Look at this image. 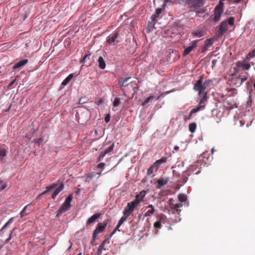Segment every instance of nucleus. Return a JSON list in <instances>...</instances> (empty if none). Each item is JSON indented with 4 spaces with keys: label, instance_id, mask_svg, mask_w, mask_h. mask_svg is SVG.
I'll return each mask as SVG.
<instances>
[{
    "label": "nucleus",
    "instance_id": "20",
    "mask_svg": "<svg viewBox=\"0 0 255 255\" xmlns=\"http://www.w3.org/2000/svg\"><path fill=\"white\" fill-rule=\"evenodd\" d=\"M64 188V184L61 183L59 186L56 188L52 194L51 197L52 199H55L57 195L63 190Z\"/></svg>",
    "mask_w": 255,
    "mask_h": 255
},
{
    "label": "nucleus",
    "instance_id": "28",
    "mask_svg": "<svg viewBox=\"0 0 255 255\" xmlns=\"http://www.w3.org/2000/svg\"><path fill=\"white\" fill-rule=\"evenodd\" d=\"M162 9L158 8L156 9L155 13L151 16V18L153 21H156V18L161 13Z\"/></svg>",
    "mask_w": 255,
    "mask_h": 255
},
{
    "label": "nucleus",
    "instance_id": "59",
    "mask_svg": "<svg viewBox=\"0 0 255 255\" xmlns=\"http://www.w3.org/2000/svg\"><path fill=\"white\" fill-rule=\"evenodd\" d=\"M179 146H178L177 145H176L173 147L174 149L176 151H177L179 149Z\"/></svg>",
    "mask_w": 255,
    "mask_h": 255
},
{
    "label": "nucleus",
    "instance_id": "61",
    "mask_svg": "<svg viewBox=\"0 0 255 255\" xmlns=\"http://www.w3.org/2000/svg\"><path fill=\"white\" fill-rule=\"evenodd\" d=\"M233 82H234V84L235 83H239V81H237V78L233 80Z\"/></svg>",
    "mask_w": 255,
    "mask_h": 255
},
{
    "label": "nucleus",
    "instance_id": "46",
    "mask_svg": "<svg viewBox=\"0 0 255 255\" xmlns=\"http://www.w3.org/2000/svg\"><path fill=\"white\" fill-rule=\"evenodd\" d=\"M252 105V98L251 95H250L249 98V100L246 103V106L248 107H251Z\"/></svg>",
    "mask_w": 255,
    "mask_h": 255
},
{
    "label": "nucleus",
    "instance_id": "17",
    "mask_svg": "<svg viewBox=\"0 0 255 255\" xmlns=\"http://www.w3.org/2000/svg\"><path fill=\"white\" fill-rule=\"evenodd\" d=\"M169 181L168 178L159 179L157 181V185L156 186V189H160L161 187L166 185Z\"/></svg>",
    "mask_w": 255,
    "mask_h": 255
},
{
    "label": "nucleus",
    "instance_id": "11",
    "mask_svg": "<svg viewBox=\"0 0 255 255\" xmlns=\"http://www.w3.org/2000/svg\"><path fill=\"white\" fill-rule=\"evenodd\" d=\"M223 12V8H215L213 19L215 21H218L221 17V15Z\"/></svg>",
    "mask_w": 255,
    "mask_h": 255
},
{
    "label": "nucleus",
    "instance_id": "2",
    "mask_svg": "<svg viewBox=\"0 0 255 255\" xmlns=\"http://www.w3.org/2000/svg\"><path fill=\"white\" fill-rule=\"evenodd\" d=\"M72 200V197L71 195H69L65 200L64 203L62 204L61 207L56 212L57 216H59L60 215L68 211L71 207V202Z\"/></svg>",
    "mask_w": 255,
    "mask_h": 255
},
{
    "label": "nucleus",
    "instance_id": "3",
    "mask_svg": "<svg viewBox=\"0 0 255 255\" xmlns=\"http://www.w3.org/2000/svg\"><path fill=\"white\" fill-rule=\"evenodd\" d=\"M119 36V32L116 31L108 36L106 42L111 46H116L120 42L118 39Z\"/></svg>",
    "mask_w": 255,
    "mask_h": 255
},
{
    "label": "nucleus",
    "instance_id": "23",
    "mask_svg": "<svg viewBox=\"0 0 255 255\" xmlns=\"http://www.w3.org/2000/svg\"><path fill=\"white\" fill-rule=\"evenodd\" d=\"M207 92H203L200 94L198 93L199 95L201 96V99L199 101V104L203 105V104L207 101Z\"/></svg>",
    "mask_w": 255,
    "mask_h": 255
},
{
    "label": "nucleus",
    "instance_id": "7",
    "mask_svg": "<svg viewBox=\"0 0 255 255\" xmlns=\"http://www.w3.org/2000/svg\"><path fill=\"white\" fill-rule=\"evenodd\" d=\"M228 29V24L226 20L223 21L220 24L218 31V37L222 36Z\"/></svg>",
    "mask_w": 255,
    "mask_h": 255
},
{
    "label": "nucleus",
    "instance_id": "38",
    "mask_svg": "<svg viewBox=\"0 0 255 255\" xmlns=\"http://www.w3.org/2000/svg\"><path fill=\"white\" fill-rule=\"evenodd\" d=\"M6 155V150L4 148H0V158L1 159H3V157L5 156Z\"/></svg>",
    "mask_w": 255,
    "mask_h": 255
},
{
    "label": "nucleus",
    "instance_id": "64",
    "mask_svg": "<svg viewBox=\"0 0 255 255\" xmlns=\"http://www.w3.org/2000/svg\"><path fill=\"white\" fill-rule=\"evenodd\" d=\"M214 148H212V153L214 152Z\"/></svg>",
    "mask_w": 255,
    "mask_h": 255
},
{
    "label": "nucleus",
    "instance_id": "10",
    "mask_svg": "<svg viewBox=\"0 0 255 255\" xmlns=\"http://www.w3.org/2000/svg\"><path fill=\"white\" fill-rule=\"evenodd\" d=\"M28 62V60L27 59H22L18 62L16 63L13 66L12 69H21L24 66H25Z\"/></svg>",
    "mask_w": 255,
    "mask_h": 255
},
{
    "label": "nucleus",
    "instance_id": "1",
    "mask_svg": "<svg viewBox=\"0 0 255 255\" xmlns=\"http://www.w3.org/2000/svg\"><path fill=\"white\" fill-rule=\"evenodd\" d=\"M203 78L200 77L199 79L194 84L193 89L198 92L199 94L202 93L203 92H206L205 90L209 86L210 83L212 81L211 80H206L203 83Z\"/></svg>",
    "mask_w": 255,
    "mask_h": 255
},
{
    "label": "nucleus",
    "instance_id": "49",
    "mask_svg": "<svg viewBox=\"0 0 255 255\" xmlns=\"http://www.w3.org/2000/svg\"><path fill=\"white\" fill-rule=\"evenodd\" d=\"M15 229V228L13 229L11 231V233H10V235H9V238H7V239L5 240V243H8V242H9V241L11 239V238H12V234L13 232V231L14 230V229Z\"/></svg>",
    "mask_w": 255,
    "mask_h": 255
},
{
    "label": "nucleus",
    "instance_id": "27",
    "mask_svg": "<svg viewBox=\"0 0 255 255\" xmlns=\"http://www.w3.org/2000/svg\"><path fill=\"white\" fill-rule=\"evenodd\" d=\"M121 104V99L118 98V97H116L115 98V99H114V101L113 102V106H114V107H113V110L114 111H116L117 109H116V108L118 107H119Z\"/></svg>",
    "mask_w": 255,
    "mask_h": 255
},
{
    "label": "nucleus",
    "instance_id": "9",
    "mask_svg": "<svg viewBox=\"0 0 255 255\" xmlns=\"http://www.w3.org/2000/svg\"><path fill=\"white\" fill-rule=\"evenodd\" d=\"M201 0H188V3L191 8L195 9L201 5Z\"/></svg>",
    "mask_w": 255,
    "mask_h": 255
},
{
    "label": "nucleus",
    "instance_id": "37",
    "mask_svg": "<svg viewBox=\"0 0 255 255\" xmlns=\"http://www.w3.org/2000/svg\"><path fill=\"white\" fill-rule=\"evenodd\" d=\"M30 204H28L26 206H25L24 207V208L23 209V210L21 211V212L20 213V217L21 218H23L24 216H25L26 214H25V211L26 210V209L28 208V207L30 206Z\"/></svg>",
    "mask_w": 255,
    "mask_h": 255
},
{
    "label": "nucleus",
    "instance_id": "40",
    "mask_svg": "<svg viewBox=\"0 0 255 255\" xmlns=\"http://www.w3.org/2000/svg\"><path fill=\"white\" fill-rule=\"evenodd\" d=\"M121 225H120L119 224H118L116 228L113 230V231L112 232V233H111L110 237L109 238L111 239V238L113 236V235L116 233V232L118 231H120V230H119V228L120 227Z\"/></svg>",
    "mask_w": 255,
    "mask_h": 255
},
{
    "label": "nucleus",
    "instance_id": "33",
    "mask_svg": "<svg viewBox=\"0 0 255 255\" xmlns=\"http://www.w3.org/2000/svg\"><path fill=\"white\" fill-rule=\"evenodd\" d=\"M192 35L197 38H199L203 36V32L201 31H196L192 32Z\"/></svg>",
    "mask_w": 255,
    "mask_h": 255
},
{
    "label": "nucleus",
    "instance_id": "30",
    "mask_svg": "<svg viewBox=\"0 0 255 255\" xmlns=\"http://www.w3.org/2000/svg\"><path fill=\"white\" fill-rule=\"evenodd\" d=\"M130 79V77H128L126 78H122L120 81V83L121 84V85L122 87H126L127 86H128V85L127 84V82L128 81L129 79Z\"/></svg>",
    "mask_w": 255,
    "mask_h": 255
},
{
    "label": "nucleus",
    "instance_id": "44",
    "mask_svg": "<svg viewBox=\"0 0 255 255\" xmlns=\"http://www.w3.org/2000/svg\"><path fill=\"white\" fill-rule=\"evenodd\" d=\"M248 55L251 57V59L255 57V49L250 52L248 54Z\"/></svg>",
    "mask_w": 255,
    "mask_h": 255
},
{
    "label": "nucleus",
    "instance_id": "45",
    "mask_svg": "<svg viewBox=\"0 0 255 255\" xmlns=\"http://www.w3.org/2000/svg\"><path fill=\"white\" fill-rule=\"evenodd\" d=\"M223 1H221V0H220L219 3L218 5L216 6L215 7L218 8H223Z\"/></svg>",
    "mask_w": 255,
    "mask_h": 255
},
{
    "label": "nucleus",
    "instance_id": "55",
    "mask_svg": "<svg viewBox=\"0 0 255 255\" xmlns=\"http://www.w3.org/2000/svg\"><path fill=\"white\" fill-rule=\"evenodd\" d=\"M98 235H96L95 236H94V232H93V237H92V241L93 242H94L96 240V239L97 238Z\"/></svg>",
    "mask_w": 255,
    "mask_h": 255
},
{
    "label": "nucleus",
    "instance_id": "21",
    "mask_svg": "<svg viewBox=\"0 0 255 255\" xmlns=\"http://www.w3.org/2000/svg\"><path fill=\"white\" fill-rule=\"evenodd\" d=\"M214 41V40L212 38L206 40L203 47V52L205 51L209 47H211L213 44Z\"/></svg>",
    "mask_w": 255,
    "mask_h": 255
},
{
    "label": "nucleus",
    "instance_id": "29",
    "mask_svg": "<svg viewBox=\"0 0 255 255\" xmlns=\"http://www.w3.org/2000/svg\"><path fill=\"white\" fill-rule=\"evenodd\" d=\"M156 166H154V164L151 165L147 170V175H151L154 171H156Z\"/></svg>",
    "mask_w": 255,
    "mask_h": 255
},
{
    "label": "nucleus",
    "instance_id": "35",
    "mask_svg": "<svg viewBox=\"0 0 255 255\" xmlns=\"http://www.w3.org/2000/svg\"><path fill=\"white\" fill-rule=\"evenodd\" d=\"M129 216H127V215H126L124 213L123 216L119 220L118 224H119L120 225H122L124 223V222L127 220V218Z\"/></svg>",
    "mask_w": 255,
    "mask_h": 255
},
{
    "label": "nucleus",
    "instance_id": "15",
    "mask_svg": "<svg viewBox=\"0 0 255 255\" xmlns=\"http://www.w3.org/2000/svg\"><path fill=\"white\" fill-rule=\"evenodd\" d=\"M146 211L145 213L144 217H149L153 215L155 212V208L152 205H149L146 208Z\"/></svg>",
    "mask_w": 255,
    "mask_h": 255
},
{
    "label": "nucleus",
    "instance_id": "42",
    "mask_svg": "<svg viewBox=\"0 0 255 255\" xmlns=\"http://www.w3.org/2000/svg\"><path fill=\"white\" fill-rule=\"evenodd\" d=\"M13 218H11L2 227V230L7 227L9 224H11L13 222Z\"/></svg>",
    "mask_w": 255,
    "mask_h": 255
},
{
    "label": "nucleus",
    "instance_id": "50",
    "mask_svg": "<svg viewBox=\"0 0 255 255\" xmlns=\"http://www.w3.org/2000/svg\"><path fill=\"white\" fill-rule=\"evenodd\" d=\"M44 137H41L38 139L37 141H35V143H41L43 142H46V141H44Z\"/></svg>",
    "mask_w": 255,
    "mask_h": 255
},
{
    "label": "nucleus",
    "instance_id": "5",
    "mask_svg": "<svg viewBox=\"0 0 255 255\" xmlns=\"http://www.w3.org/2000/svg\"><path fill=\"white\" fill-rule=\"evenodd\" d=\"M137 206H138L132 201L128 202L124 210V213L129 216L132 214L134 209Z\"/></svg>",
    "mask_w": 255,
    "mask_h": 255
},
{
    "label": "nucleus",
    "instance_id": "25",
    "mask_svg": "<svg viewBox=\"0 0 255 255\" xmlns=\"http://www.w3.org/2000/svg\"><path fill=\"white\" fill-rule=\"evenodd\" d=\"M99 67L101 69H104L106 67V62L102 56L99 57L98 60Z\"/></svg>",
    "mask_w": 255,
    "mask_h": 255
},
{
    "label": "nucleus",
    "instance_id": "31",
    "mask_svg": "<svg viewBox=\"0 0 255 255\" xmlns=\"http://www.w3.org/2000/svg\"><path fill=\"white\" fill-rule=\"evenodd\" d=\"M246 80H247V78H246V77H243V78L237 77V81H239V83H235V85H236L237 87H239V86H241L242 84V83L244 81H245Z\"/></svg>",
    "mask_w": 255,
    "mask_h": 255
},
{
    "label": "nucleus",
    "instance_id": "48",
    "mask_svg": "<svg viewBox=\"0 0 255 255\" xmlns=\"http://www.w3.org/2000/svg\"><path fill=\"white\" fill-rule=\"evenodd\" d=\"M177 204H173L172 203L171 204V208L172 209V210H177V211H178V209L177 208V206H176Z\"/></svg>",
    "mask_w": 255,
    "mask_h": 255
},
{
    "label": "nucleus",
    "instance_id": "54",
    "mask_svg": "<svg viewBox=\"0 0 255 255\" xmlns=\"http://www.w3.org/2000/svg\"><path fill=\"white\" fill-rule=\"evenodd\" d=\"M181 211V210L179 209H178V211H177V210H172V212L173 213H177L178 214H179L180 212Z\"/></svg>",
    "mask_w": 255,
    "mask_h": 255
},
{
    "label": "nucleus",
    "instance_id": "60",
    "mask_svg": "<svg viewBox=\"0 0 255 255\" xmlns=\"http://www.w3.org/2000/svg\"><path fill=\"white\" fill-rule=\"evenodd\" d=\"M81 191H80V189H78L76 191V194H79L80 193Z\"/></svg>",
    "mask_w": 255,
    "mask_h": 255
},
{
    "label": "nucleus",
    "instance_id": "43",
    "mask_svg": "<svg viewBox=\"0 0 255 255\" xmlns=\"http://www.w3.org/2000/svg\"><path fill=\"white\" fill-rule=\"evenodd\" d=\"M94 175H95L94 173H91L88 174L87 176V181L88 182H89L90 180H88V179H89L90 180H91L93 178Z\"/></svg>",
    "mask_w": 255,
    "mask_h": 255
},
{
    "label": "nucleus",
    "instance_id": "16",
    "mask_svg": "<svg viewBox=\"0 0 255 255\" xmlns=\"http://www.w3.org/2000/svg\"><path fill=\"white\" fill-rule=\"evenodd\" d=\"M110 239L108 238L105 239L103 241V242L99 246V249H98V250L97 251L98 255H101L102 251H104V250L105 251V250H106V249L105 248V244L106 243L109 244L110 243Z\"/></svg>",
    "mask_w": 255,
    "mask_h": 255
},
{
    "label": "nucleus",
    "instance_id": "57",
    "mask_svg": "<svg viewBox=\"0 0 255 255\" xmlns=\"http://www.w3.org/2000/svg\"><path fill=\"white\" fill-rule=\"evenodd\" d=\"M176 206H177V208L178 209L182 206V204L181 203L177 204Z\"/></svg>",
    "mask_w": 255,
    "mask_h": 255
},
{
    "label": "nucleus",
    "instance_id": "4",
    "mask_svg": "<svg viewBox=\"0 0 255 255\" xmlns=\"http://www.w3.org/2000/svg\"><path fill=\"white\" fill-rule=\"evenodd\" d=\"M251 57L248 55L242 61H238L236 63V65L239 68H243L245 70H249L251 67L249 63Z\"/></svg>",
    "mask_w": 255,
    "mask_h": 255
},
{
    "label": "nucleus",
    "instance_id": "13",
    "mask_svg": "<svg viewBox=\"0 0 255 255\" xmlns=\"http://www.w3.org/2000/svg\"><path fill=\"white\" fill-rule=\"evenodd\" d=\"M197 41H193L191 42V45L187 47L183 51V55H186L192 51L197 46Z\"/></svg>",
    "mask_w": 255,
    "mask_h": 255
},
{
    "label": "nucleus",
    "instance_id": "56",
    "mask_svg": "<svg viewBox=\"0 0 255 255\" xmlns=\"http://www.w3.org/2000/svg\"><path fill=\"white\" fill-rule=\"evenodd\" d=\"M98 235H96L95 236H94V232H93V237H92V241L93 242H94L96 240V239L97 238Z\"/></svg>",
    "mask_w": 255,
    "mask_h": 255
},
{
    "label": "nucleus",
    "instance_id": "24",
    "mask_svg": "<svg viewBox=\"0 0 255 255\" xmlns=\"http://www.w3.org/2000/svg\"><path fill=\"white\" fill-rule=\"evenodd\" d=\"M167 158L165 157H163L160 159L156 160L154 163V166H156V169L159 167L160 164L165 163L167 161Z\"/></svg>",
    "mask_w": 255,
    "mask_h": 255
},
{
    "label": "nucleus",
    "instance_id": "34",
    "mask_svg": "<svg viewBox=\"0 0 255 255\" xmlns=\"http://www.w3.org/2000/svg\"><path fill=\"white\" fill-rule=\"evenodd\" d=\"M196 128V124L195 123L190 124L189 125V129L190 132H195Z\"/></svg>",
    "mask_w": 255,
    "mask_h": 255
},
{
    "label": "nucleus",
    "instance_id": "6",
    "mask_svg": "<svg viewBox=\"0 0 255 255\" xmlns=\"http://www.w3.org/2000/svg\"><path fill=\"white\" fill-rule=\"evenodd\" d=\"M107 222L100 223L98 224L97 227L94 230V236L98 235L100 233L104 232L107 226Z\"/></svg>",
    "mask_w": 255,
    "mask_h": 255
},
{
    "label": "nucleus",
    "instance_id": "53",
    "mask_svg": "<svg viewBox=\"0 0 255 255\" xmlns=\"http://www.w3.org/2000/svg\"><path fill=\"white\" fill-rule=\"evenodd\" d=\"M110 120V115H108L105 118V121L106 123H108L109 122Z\"/></svg>",
    "mask_w": 255,
    "mask_h": 255
},
{
    "label": "nucleus",
    "instance_id": "32",
    "mask_svg": "<svg viewBox=\"0 0 255 255\" xmlns=\"http://www.w3.org/2000/svg\"><path fill=\"white\" fill-rule=\"evenodd\" d=\"M155 98V97L153 95L147 97L143 102L142 105L143 106H146L148 103H149L152 100H153Z\"/></svg>",
    "mask_w": 255,
    "mask_h": 255
},
{
    "label": "nucleus",
    "instance_id": "47",
    "mask_svg": "<svg viewBox=\"0 0 255 255\" xmlns=\"http://www.w3.org/2000/svg\"><path fill=\"white\" fill-rule=\"evenodd\" d=\"M228 23L229 25H233L234 23V18L233 17H230L228 20Z\"/></svg>",
    "mask_w": 255,
    "mask_h": 255
},
{
    "label": "nucleus",
    "instance_id": "14",
    "mask_svg": "<svg viewBox=\"0 0 255 255\" xmlns=\"http://www.w3.org/2000/svg\"><path fill=\"white\" fill-rule=\"evenodd\" d=\"M159 218V220L155 222L153 224V226L155 229H161L162 227L161 223L163 222L166 218V216L164 214H161Z\"/></svg>",
    "mask_w": 255,
    "mask_h": 255
},
{
    "label": "nucleus",
    "instance_id": "36",
    "mask_svg": "<svg viewBox=\"0 0 255 255\" xmlns=\"http://www.w3.org/2000/svg\"><path fill=\"white\" fill-rule=\"evenodd\" d=\"M178 200L181 203L184 202L186 201L187 197L184 194H179L178 196Z\"/></svg>",
    "mask_w": 255,
    "mask_h": 255
},
{
    "label": "nucleus",
    "instance_id": "22",
    "mask_svg": "<svg viewBox=\"0 0 255 255\" xmlns=\"http://www.w3.org/2000/svg\"><path fill=\"white\" fill-rule=\"evenodd\" d=\"M205 107V105H200L199 104V105L197 106L196 108L193 109L189 114V116H192V115L196 113L197 112H199L200 110H203Z\"/></svg>",
    "mask_w": 255,
    "mask_h": 255
},
{
    "label": "nucleus",
    "instance_id": "62",
    "mask_svg": "<svg viewBox=\"0 0 255 255\" xmlns=\"http://www.w3.org/2000/svg\"><path fill=\"white\" fill-rule=\"evenodd\" d=\"M71 247H72V244H71L70 247L68 248V251H70L71 250Z\"/></svg>",
    "mask_w": 255,
    "mask_h": 255
},
{
    "label": "nucleus",
    "instance_id": "58",
    "mask_svg": "<svg viewBox=\"0 0 255 255\" xmlns=\"http://www.w3.org/2000/svg\"><path fill=\"white\" fill-rule=\"evenodd\" d=\"M15 82V80L11 81L8 85V87H11Z\"/></svg>",
    "mask_w": 255,
    "mask_h": 255
},
{
    "label": "nucleus",
    "instance_id": "51",
    "mask_svg": "<svg viewBox=\"0 0 255 255\" xmlns=\"http://www.w3.org/2000/svg\"><path fill=\"white\" fill-rule=\"evenodd\" d=\"M103 103V100L102 99H99L98 100H97L95 102V104H96L98 106L102 104Z\"/></svg>",
    "mask_w": 255,
    "mask_h": 255
},
{
    "label": "nucleus",
    "instance_id": "41",
    "mask_svg": "<svg viewBox=\"0 0 255 255\" xmlns=\"http://www.w3.org/2000/svg\"><path fill=\"white\" fill-rule=\"evenodd\" d=\"M91 54H86L84 56L81 62L85 63L89 59Z\"/></svg>",
    "mask_w": 255,
    "mask_h": 255
},
{
    "label": "nucleus",
    "instance_id": "19",
    "mask_svg": "<svg viewBox=\"0 0 255 255\" xmlns=\"http://www.w3.org/2000/svg\"><path fill=\"white\" fill-rule=\"evenodd\" d=\"M113 145H114V144H112L111 146L109 147L107 149H105L104 152H101L100 153V155H99V161L101 160L107 154H108L109 152H111V151H113Z\"/></svg>",
    "mask_w": 255,
    "mask_h": 255
},
{
    "label": "nucleus",
    "instance_id": "18",
    "mask_svg": "<svg viewBox=\"0 0 255 255\" xmlns=\"http://www.w3.org/2000/svg\"><path fill=\"white\" fill-rule=\"evenodd\" d=\"M58 186L57 183H53L51 184L50 186H48L46 187V190L44 191H43L41 194H40L38 197L37 198H40V197L44 195H45L46 193H47L48 192L51 191L53 189H54L55 187H56Z\"/></svg>",
    "mask_w": 255,
    "mask_h": 255
},
{
    "label": "nucleus",
    "instance_id": "26",
    "mask_svg": "<svg viewBox=\"0 0 255 255\" xmlns=\"http://www.w3.org/2000/svg\"><path fill=\"white\" fill-rule=\"evenodd\" d=\"M74 74L72 73L69 74L62 82V85L63 86H66L70 81V80L73 78Z\"/></svg>",
    "mask_w": 255,
    "mask_h": 255
},
{
    "label": "nucleus",
    "instance_id": "8",
    "mask_svg": "<svg viewBox=\"0 0 255 255\" xmlns=\"http://www.w3.org/2000/svg\"><path fill=\"white\" fill-rule=\"evenodd\" d=\"M146 192L144 191H142L135 196V199L132 201L137 206L140 203L143 201V198L145 197Z\"/></svg>",
    "mask_w": 255,
    "mask_h": 255
},
{
    "label": "nucleus",
    "instance_id": "12",
    "mask_svg": "<svg viewBox=\"0 0 255 255\" xmlns=\"http://www.w3.org/2000/svg\"><path fill=\"white\" fill-rule=\"evenodd\" d=\"M101 215L102 214L100 213H97L96 214H94L87 220L86 224L87 225H89L95 223L97 219L100 218Z\"/></svg>",
    "mask_w": 255,
    "mask_h": 255
},
{
    "label": "nucleus",
    "instance_id": "63",
    "mask_svg": "<svg viewBox=\"0 0 255 255\" xmlns=\"http://www.w3.org/2000/svg\"><path fill=\"white\" fill-rule=\"evenodd\" d=\"M199 139L200 141H201V140H202V136L199 137Z\"/></svg>",
    "mask_w": 255,
    "mask_h": 255
},
{
    "label": "nucleus",
    "instance_id": "39",
    "mask_svg": "<svg viewBox=\"0 0 255 255\" xmlns=\"http://www.w3.org/2000/svg\"><path fill=\"white\" fill-rule=\"evenodd\" d=\"M7 187L6 183H3V181L0 179V191L5 189Z\"/></svg>",
    "mask_w": 255,
    "mask_h": 255
},
{
    "label": "nucleus",
    "instance_id": "52",
    "mask_svg": "<svg viewBox=\"0 0 255 255\" xmlns=\"http://www.w3.org/2000/svg\"><path fill=\"white\" fill-rule=\"evenodd\" d=\"M105 166V164L104 163H103V162H101V163H99L97 165V168H104Z\"/></svg>",
    "mask_w": 255,
    "mask_h": 255
}]
</instances>
